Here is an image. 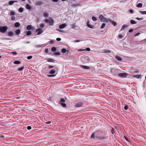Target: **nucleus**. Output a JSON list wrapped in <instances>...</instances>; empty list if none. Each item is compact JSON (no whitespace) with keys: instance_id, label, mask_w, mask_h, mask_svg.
<instances>
[{"instance_id":"obj_52","label":"nucleus","mask_w":146,"mask_h":146,"mask_svg":"<svg viewBox=\"0 0 146 146\" xmlns=\"http://www.w3.org/2000/svg\"><path fill=\"white\" fill-rule=\"evenodd\" d=\"M27 129L29 130H30L31 129V126H28L27 127Z\"/></svg>"},{"instance_id":"obj_13","label":"nucleus","mask_w":146,"mask_h":146,"mask_svg":"<svg viewBox=\"0 0 146 146\" xmlns=\"http://www.w3.org/2000/svg\"><path fill=\"white\" fill-rule=\"evenodd\" d=\"M20 25V23L19 22H16L15 24V27H19Z\"/></svg>"},{"instance_id":"obj_20","label":"nucleus","mask_w":146,"mask_h":146,"mask_svg":"<svg viewBox=\"0 0 146 146\" xmlns=\"http://www.w3.org/2000/svg\"><path fill=\"white\" fill-rule=\"evenodd\" d=\"M128 26L127 25H124L121 27V30H123L125 28L128 27Z\"/></svg>"},{"instance_id":"obj_11","label":"nucleus","mask_w":146,"mask_h":146,"mask_svg":"<svg viewBox=\"0 0 146 146\" xmlns=\"http://www.w3.org/2000/svg\"><path fill=\"white\" fill-rule=\"evenodd\" d=\"M17 2V1H9V5H13L15 2Z\"/></svg>"},{"instance_id":"obj_27","label":"nucleus","mask_w":146,"mask_h":146,"mask_svg":"<svg viewBox=\"0 0 146 146\" xmlns=\"http://www.w3.org/2000/svg\"><path fill=\"white\" fill-rule=\"evenodd\" d=\"M21 62L19 61H15L14 62V63L15 64H20L21 63Z\"/></svg>"},{"instance_id":"obj_56","label":"nucleus","mask_w":146,"mask_h":146,"mask_svg":"<svg viewBox=\"0 0 146 146\" xmlns=\"http://www.w3.org/2000/svg\"><path fill=\"white\" fill-rule=\"evenodd\" d=\"M48 68L49 69L52 68L54 67V66H48Z\"/></svg>"},{"instance_id":"obj_37","label":"nucleus","mask_w":146,"mask_h":146,"mask_svg":"<svg viewBox=\"0 0 146 146\" xmlns=\"http://www.w3.org/2000/svg\"><path fill=\"white\" fill-rule=\"evenodd\" d=\"M141 76V75H135L133 76V77H134L136 78H140V77Z\"/></svg>"},{"instance_id":"obj_43","label":"nucleus","mask_w":146,"mask_h":146,"mask_svg":"<svg viewBox=\"0 0 146 146\" xmlns=\"http://www.w3.org/2000/svg\"><path fill=\"white\" fill-rule=\"evenodd\" d=\"M54 54L55 55H59L60 54V53L59 52H56L54 53Z\"/></svg>"},{"instance_id":"obj_17","label":"nucleus","mask_w":146,"mask_h":146,"mask_svg":"<svg viewBox=\"0 0 146 146\" xmlns=\"http://www.w3.org/2000/svg\"><path fill=\"white\" fill-rule=\"evenodd\" d=\"M26 8L27 9L30 10L31 9V6L29 4H27L26 5Z\"/></svg>"},{"instance_id":"obj_12","label":"nucleus","mask_w":146,"mask_h":146,"mask_svg":"<svg viewBox=\"0 0 146 146\" xmlns=\"http://www.w3.org/2000/svg\"><path fill=\"white\" fill-rule=\"evenodd\" d=\"M43 15L45 17H47L48 16V14L47 11H45L43 13Z\"/></svg>"},{"instance_id":"obj_21","label":"nucleus","mask_w":146,"mask_h":146,"mask_svg":"<svg viewBox=\"0 0 146 146\" xmlns=\"http://www.w3.org/2000/svg\"><path fill=\"white\" fill-rule=\"evenodd\" d=\"M24 11V9L22 7H20L18 11L19 12L22 13Z\"/></svg>"},{"instance_id":"obj_22","label":"nucleus","mask_w":146,"mask_h":146,"mask_svg":"<svg viewBox=\"0 0 146 146\" xmlns=\"http://www.w3.org/2000/svg\"><path fill=\"white\" fill-rule=\"evenodd\" d=\"M21 32V31L20 29H18L16 30L15 31L16 34L17 35H19L20 33Z\"/></svg>"},{"instance_id":"obj_40","label":"nucleus","mask_w":146,"mask_h":146,"mask_svg":"<svg viewBox=\"0 0 146 146\" xmlns=\"http://www.w3.org/2000/svg\"><path fill=\"white\" fill-rule=\"evenodd\" d=\"M111 132L113 134H114L115 133L114 129L113 128H112L111 130Z\"/></svg>"},{"instance_id":"obj_44","label":"nucleus","mask_w":146,"mask_h":146,"mask_svg":"<svg viewBox=\"0 0 146 146\" xmlns=\"http://www.w3.org/2000/svg\"><path fill=\"white\" fill-rule=\"evenodd\" d=\"M32 57H33L32 56H28L27 57V58L29 60V59H31L32 58Z\"/></svg>"},{"instance_id":"obj_8","label":"nucleus","mask_w":146,"mask_h":146,"mask_svg":"<svg viewBox=\"0 0 146 146\" xmlns=\"http://www.w3.org/2000/svg\"><path fill=\"white\" fill-rule=\"evenodd\" d=\"M36 31H38L37 33V35H39L41 34L43 31L42 29H38L36 30Z\"/></svg>"},{"instance_id":"obj_41","label":"nucleus","mask_w":146,"mask_h":146,"mask_svg":"<svg viewBox=\"0 0 146 146\" xmlns=\"http://www.w3.org/2000/svg\"><path fill=\"white\" fill-rule=\"evenodd\" d=\"M61 106L63 107H65L66 106V104L65 103H62L61 104Z\"/></svg>"},{"instance_id":"obj_59","label":"nucleus","mask_w":146,"mask_h":146,"mask_svg":"<svg viewBox=\"0 0 146 146\" xmlns=\"http://www.w3.org/2000/svg\"><path fill=\"white\" fill-rule=\"evenodd\" d=\"M74 42H80V40H74Z\"/></svg>"},{"instance_id":"obj_29","label":"nucleus","mask_w":146,"mask_h":146,"mask_svg":"<svg viewBox=\"0 0 146 146\" xmlns=\"http://www.w3.org/2000/svg\"><path fill=\"white\" fill-rule=\"evenodd\" d=\"M106 25V24L105 23H103L101 26V29H102L104 28L105 25Z\"/></svg>"},{"instance_id":"obj_47","label":"nucleus","mask_w":146,"mask_h":146,"mask_svg":"<svg viewBox=\"0 0 146 146\" xmlns=\"http://www.w3.org/2000/svg\"><path fill=\"white\" fill-rule=\"evenodd\" d=\"M88 27H89L90 28H91V29H93L94 28V26H93V25H90L88 26Z\"/></svg>"},{"instance_id":"obj_45","label":"nucleus","mask_w":146,"mask_h":146,"mask_svg":"<svg viewBox=\"0 0 146 146\" xmlns=\"http://www.w3.org/2000/svg\"><path fill=\"white\" fill-rule=\"evenodd\" d=\"M60 101L62 102H65V100L63 98H61L60 99Z\"/></svg>"},{"instance_id":"obj_5","label":"nucleus","mask_w":146,"mask_h":146,"mask_svg":"<svg viewBox=\"0 0 146 146\" xmlns=\"http://www.w3.org/2000/svg\"><path fill=\"white\" fill-rule=\"evenodd\" d=\"M49 23V25H53L54 23V21L53 19L51 17H49L48 20Z\"/></svg>"},{"instance_id":"obj_50","label":"nucleus","mask_w":146,"mask_h":146,"mask_svg":"<svg viewBox=\"0 0 146 146\" xmlns=\"http://www.w3.org/2000/svg\"><path fill=\"white\" fill-rule=\"evenodd\" d=\"M140 33H137L135 34L134 35V36H138V35H140Z\"/></svg>"},{"instance_id":"obj_30","label":"nucleus","mask_w":146,"mask_h":146,"mask_svg":"<svg viewBox=\"0 0 146 146\" xmlns=\"http://www.w3.org/2000/svg\"><path fill=\"white\" fill-rule=\"evenodd\" d=\"M61 51L63 53H65L66 52L67 50L65 48H63L62 49Z\"/></svg>"},{"instance_id":"obj_64","label":"nucleus","mask_w":146,"mask_h":146,"mask_svg":"<svg viewBox=\"0 0 146 146\" xmlns=\"http://www.w3.org/2000/svg\"><path fill=\"white\" fill-rule=\"evenodd\" d=\"M48 19H46L44 20V21L46 22V23H47L48 22Z\"/></svg>"},{"instance_id":"obj_3","label":"nucleus","mask_w":146,"mask_h":146,"mask_svg":"<svg viewBox=\"0 0 146 146\" xmlns=\"http://www.w3.org/2000/svg\"><path fill=\"white\" fill-rule=\"evenodd\" d=\"M7 29L6 26L0 27V32L2 33H5L6 32Z\"/></svg>"},{"instance_id":"obj_2","label":"nucleus","mask_w":146,"mask_h":146,"mask_svg":"<svg viewBox=\"0 0 146 146\" xmlns=\"http://www.w3.org/2000/svg\"><path fill=\"white\" fill-rule=\"evenodd\" d=\"M99 18L100 21L101 22H108V19L104 17L102 15H99Z\"/></svg>"},{"instance_id":"obj_49","label":"nucleus","mask_w":146,"mask_h":146,"mask_svg":"<svg viewBox=\"0 0 146 146\" xmlns=\"http://www.w3.org/2000/svg\"><path fill=\"white\" fill-rule=\"evenodd\" d=\"M37 4L38 5H41L42 4V3L40 1H38L37 3Z\"/></svg>"},{"instance_id":"obj_42","label":"nucleus","mask_w":146,"mask_h":146,"mask_svg":"<svg viewBox=\"0 0 146 146\" xmlns=\"http://www.w3.org/2000/svg\"><path fill=\"white\" fill-rule=\"evenodd\" d=\"M11 53L13 54L14 55H16L17 54V52L15 51L12 52H11Z\"/></svg>"},{"instance_id":"obj_34","label":"nucleus","mask_w":146,"mask_h":146,"mask_svg":"<svg viewBox=\"0 0 146 146\" xmlns=\"http://www.w3.org/2000/svg\"><path fill=\"white\" fill-rule=\"evenodd\" d=\"M56 30L61 33H65V31L64 30H62L59 29H57Z\"/></svg>"},{"instance_id":"obj_26","label":"nucleus","mask_w":146,"mask_h":146,"mask_svg":"<svg viewBox=\"0 0 146 146\" xmlns=\"http://www.w3.org/2000/svg\"><path fill=\"white\" fill-rule=\"evenodd\" d=\"M51 50L52 52H55L56 50V48L54 47H52L51 48Z\"/></svg>"},{"instance_id":"obj_60","label":"nucleus","mask_w":146,"mask_h":146,"mask_svg":"<svg viewBox=\"0 0 146 146\" xmlns=\"http://www.w3.org/2000/svg\"><path fill=\"white\" fill-rule=\"evenodd\" d=\"M133 31V30L132 29H130L129 30V33H131V32H132Z\"/></svg>"},{"instance_id":"obj_61","label":"nucleus","mask_w":146,"mask_h":146,"mask_svg":"<svg viewBox=\"0 0 146 146\" xmlns=\"http://www.w3.org/2000/svg\"><path fill=\"white\" fill-rule=\"evenodd\" d=\"M51 121H48L46 122V124H50L51 123Z\"/></svg>"},{"instance_id":"obj_48","label":"nucleus","mask_w":146,"mask_h":146,"mask_svg":"<svg viewBox=\"0 0 146 146\" xmlns=\"http://www.w3.org/2000/svg\"><path fill=\"white\" fill-rule=\"evenodd\" d=\"M118 36L119 38H122L123 37L122 35L120 34L118 35Z\"/></svg>"},{"instance_id":"obj_18","label":"nucleus","mask_w":146,"mask_h":146,"mask_svg":"<svg viewBox=\"0 0 146 146\" xmlns=\"http://www.w3.org/2000/svg\"><path fill=\"white\" fill-rule=\"evenodd\" d=\"M8 33V35L9 36H12L13 35V32H9Z\"/></svg>"},{"instance_id":"obj_46","label":"nucleus","mask_w":146,"mask_h":146,"mask_svg":"<svg viewBox=\"0 0 146 146\" xmlns=\"http://www.w3.org/2000/svg\"><path fill=\"white\" fill-rule=\"evenodd\" d=\"M15 19V17L14 16H12L11 17V20L14 21Z\"/></svg>"},{"instance_id":"obj_35","label":"nucleus","mask_w":146,"mask_h":146,"mask_svg":"<svg viewBox=\"0 0 146 146\" xmlns=\"http://www.w3.org/2000/svg\"><path fill=\"white\" fill-rule=\"evenodd\" d=\"M24 68V66H22L21 67L19 68L18 69V70L19 71H22V70H23Z\"/></svg>"},{"instance_id":"obj_6","label":"nucleus","mask_w":146,"mask_h":146,"mask_svg":"<svg viewBox=\"0 0 146 146\" xmlns=\"http://www.w3.org/2000/svg\"><path fill=\"white\" fill-rule=\"evenodd\" d=\"M58 70V68L57 67L54 68V69L51 70L49 72V73L51 74H54L56 71V70Z\"/></svg>"},{"instance_id":"obj_23","label":"nucleus","mask_w":146,"mask_h":146,"mask_svg":"<svg viewBox=\"0 0 146 146\" xmlns=\"http://www.w3.org/2000/svg\"><path fill=\"white\" fill-rule=\"evenodd\" d=\"M142 4L141 3L138 4L136 6L138 8H141L142 7Z\"/></svg>"},{"instance_id":"obj_57","label":"nucleus","mask_w":146,"mask_h":146,"mask_svg":"<svg viewBox=\"0 0 146 146\" xmlns=\"http://www.w3.org/2000/svg\"><path fill=\"white\" fill-rule=\"evenodd\" d=\"M136 19L138 20H142L143 19L142 18H139L138 17H136Z\"/></svg>"},{"instance_id":"obj_7","label":"nucleus","mask_w":146,"mask_h":146,"mask_svg":"<svg viewBox=\"0 0 146 146\" xmlns=\"http://www.w3.org/2000/svg\"><path fill=\"white\" fill-rule=\"evenodd\" d=\"M82 102H80L77 103L75 105V107H81L82 105Z\"/></svg>"},{"instance_id":"obj_15","label":"nucleus","mask_w":146,"mask_h":146,"mask_svg":"<svg viewBox=\"0 0 146 146\" xmlns=\"http://www.w3.org/2000/svg\"><path fill=\"white\" fill-rule=\"evenodd\" d=\"M115 58L119 61H121L122 60V58L119 56H116Z\"/></svg>"},{"instance_id":"obj_10","label":"nucleus","mask_w":146,"mask_h":146,"mask_svg":"<svg viewBox=\"0 0 146 146\" xmlns=\"http://www.w3.org/2000/svg\"><path fill=\"white\" fill-rule=\"evenodd\" d=\"M66 26V24L63 23L59 26V28L60 29H62L65 28Z\"/></svg>"},{"instance_id":"obj_58","label":"nucleus","mask_w":146,"mask_h":146,"mask_svg":"<svg viewBox=\"0 0 146 146\" xmlns=\"http://www.w3.org/2000/svg\"><path fill=\"white\" fill-rule=\"evenodd\" d=\"M90 22L89 21H88L87 22V25L88 27L90 25L89 24Z\"/></svg>"},{"instance_id":"obj_38","label":"nucleus","mask_w":146,"mask_h":146,"mask_svg":"<svg viewBox=\"0 0 146 146\" xmlns=\"http://www.w3.org/2000/svg\"><path fill=\"white\" fill-rule=\"evenodd\" d=\"M15 14V13L13 11H11V13L10 14V15H14Z\"/></svg>"},{"instance_id":"obj_19","label":"nucleus","mask_w":146,"mask_h":146,"mask_svg":"<svg viewBox=\"0 0 146 146\" xmlns=\"http://www.w3.org/2000/svg\"><path fill=\"white\" fill-rule=\"evenodd\" d=\"M103 52L106 54L110 53L111 52V51L108 50H105Z\"/></svg>"},{"instance_id":"obj_51","label":"nucleus","mask_w":146,"mask_h":146,"mask_svg":"<svg viewBox=\"0 0 146 146\" xmlns=\"http://www.w3.org/2000/svg\"><path fill=\"white\" fill-rule=\"evenodd\" d=\"M86 50L87 51H90V49L89 48H86Z\"/></svg>"},{"instance_id":"obj_53","label":"nucleus","mask_w":146,"mask_h":146,"mask_svg":"<svg viewBox=\"0 0 146 146\" xmlns=\"http://www.w3.org/2000/svg\"><path fill=\"white\" fill-rule=\"evenodd\" d=\"M71 26L72 27V28H74V27L75 26V25L74 24H73L72 25H71Z\"/></svg>"},{"instance_id":"obj_54","label":"nucleus","mask_w":146,"mask_h":146,"mask_svg":"<svg viewBox=\"0 0 146 146\" xmlns=\"http://www.w3.org/2000/svg\"><path fill=\"white\" fill-rule=\"evenodd\" d=\"M56 40L57 41H60L61 40V39L60 38H56Z\"/></svg>"},{"instance_id":"obj_31","label":"nucleus","mask_w":146,"mask_h":146,"mask_svg":"<svg viewBox=\"0 0 146 146\" xmlns=\"http://www.w3.org/2000/svg\"><path fill=\"white\" fill-rule=\"evenodd\" d=\"M111 22L114 26H115L116 25L117 23H116V22L113 21H111Z\"/></svg>"},{"instance_id":"obj_9","label":"nucleus","mask_w":146,"mask_h":146,"mask_svg":"<svg viewBox=\"0 0 146 146\" xmlns=\"http://www.w3.org/2000/svg\"><path fill=\"white\" fill-rule=\"evenodd\" d=\"M46 60L47 62H52L54 63L55 60L53 59L50 58H46Z\"/></svg>"},{"instance_id":"obj_36","label":"nucleus","mask_w":146,"mask_h":146,"mask_svg":"<svg viewBox=\"0 0 146 146\" xmlns=\"http://www.w3.org/2000/svg\"><path fill=\"white\" fill-rule=\"evenodd\" d=\"M92 19L93 21H96L97 20V19L95 17H93Z\"/></svg>"},{"instance_id":"obj_28","label":"nucleus","mask_w":146,"mask_h":146,"mask_svg":"<svg viewBox=\"0 0 146 146\" xmlns=\"http://www.w3.org/2000/svg\"><path fill=\"white\" fill-rule=\"evenodd\" d=\"M139 12L142 14H146V11H139Z\"/></svg>"},{"instance_id":"obj_39","label":"nucleus","mask_w":146,"mask_h":146,"mask_svg":"<svg viewBox=\"0 0 146 146\" xmlns=\"http://www.w3.org/2000/svg\"><path fill=\"white\" fill-rule=\"evenodd\" d=\"M129 108L128 106L127 105H125L124 107V109L125 110H127Z\"/></svg>"},{"instance_id":"obj_55","label":"nucleus","mask_w":146,"mask_h":146,"mask_svg":"<svg viewBox=\"0 0 146 146\" xmlns=\"http://www.w3.org/2000/svg\"><path fill=\"white\" fill-rule=\"evenodd\" d=\"M45 52L46 53L48 52V48H46L45 50Z\"/></svg>"},{"instance_id":"obj_16","label":"nucleus","mask_w":146,"mask_h":146,"mask_svg":"<svg viewBox=\"0 0 146 146\" xmlns=\"http://www.w3.org/2000/svg\"><path fill=\"white\" fill-rule=\"evenodd\" d=\"M32 27L31 25H29L27 27V29L28 30H29L31 29Z\"/></svg>"},{"instance_id":"obj_63","label":"nucleus","mask_w":146,"mask_h":146,"mask_svg":"<svg viewBox=\"0 0 146 146\" xmlns=\"http://www.w3.org/2000/svg\"><path fill=\"white\" fill-rule=\"evenodd\" d=\"M130 12L131 13H133V11L132 10H130Z\"/></svg>"},{"instance_id":"obj_4","label":"nucleus","mask_w":146,"mask_h":146,"mask_svg":"<svg viewBox=\"0 0 146 146\" xmlns=\"http://www.w3.org/2000/svg\"><path fill=\"white\" fill-rule=\"evenodd\" d=\"M128 75V74L126 73H122L118 74V76L120 78H125Z\"/></svg>"},{"instance_id":"obj_24","label":"nucleus","mask_w":146,"mask_h":146,"mask_svg":"<svg viewBox=\"0 0 146 146\" xmlns=\"http://www.w3.org/2000/svg\"><path fill=\"white\" fill-rule=\"evenodd\" d=\"M26 35L29 36L31 35L32 34L31 32V31H27L26 32Z\"/></svg>"},{"instance_id":"obj_32","label":"nucleus","mask_w":146,"mask_h":146,"mask_svg":"<svg viewBox=\"0 0 146 146\" xmlns=\"http://www.w3.org/2000/svg\"><path fill=\"white\" fill-rule=\"evenodd\" d=\"M56 74H52V75H47V76L49 77H52L55 76H56Z\"/></svg>"},{"instance_id":"obj_62","label":"nucleus","mask_w":146,"mask_h":146,"mask_svg":"<svg viewBox=\"0 0 146 146\" xmlns=\"http://www.w3.org/2000/svg\"><path fill=\"white\" fill-rule=\"evenodd\" d=\"M72 6L73 7H76L77 6V5L76 4H72Z\"/></svg>"},{"instance_id":"obj_14","label":"nucleus","mask_w":146,"mask_h":146,"mask_svg":"<svg viewBox=\"0 0 146 146\" xmlns=\"http://www.w3.org/2000/svg\"><path fill=\"white\" fill-rule=\"evenodd\" d=\"M80 66L82 68H84V69H89L90 68L89 67L87 66L81 65Z\"/></svg>"},{"instance_id":"obj_25","label":"nucleus","mask_w":146,"mask_h":146,"mask_svg":"<svg viewBox=\"0 0 146 146\" xmlns=\"http://www.w3.org/2000/svg\"><path fill=\"white\" fill-rule=\"evenodd\" d=\"M130 23L132 24H134L137 23V22L133 20H131L130 21Z\"/></svg>"},{"instance_id":"obj_1","label":"nucleus","mask_w":146,"mask_h":146,"mask_svg":"<svg viewBox=\"0 0 146 146\" xmlns=\"http://www.w3.org/2000/svg\"><path fill=\"white\" fill-rule=\"evenodd\" d=\"M105 134V131H97L92 134L90 138L104 140L106 139Z\"/></svg>"},{"instance_id":"obj_33","label":"nucleus","mask_w":146,"mask_h":146,"mask_svg":"<svg viewBox=\"0 0 146 146\" xmlns=\"http://www.w3.org/2000/svg\"><path fill=\"white\" fill-rule=\"evenodd\" d=\"M44 27V24H41L40 26V29H42Z\"/></svg>"}]
</instances>
